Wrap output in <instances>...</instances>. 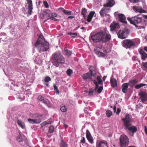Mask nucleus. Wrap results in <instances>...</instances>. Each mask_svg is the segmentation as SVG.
<instances>
[{
    "instance_id": "nucleus-1",
    "label": "nucleus",
    "mask_w": 147,
    "mask_h": 147,
    "mask_svg": "<svg viewBox=\"0 0 147 147\" xmlns=\"http://www.w3.org/2000/svg\"><path fill=\"white\" fill-rule=\"evenodd\" d=\"M35 46L40 53L47 51L49 47L48 42L45 41L44 37L40 35L36 41Z\"/></svg>"
},
{
    "instance_id": "nucleus-2",
    "label": "nucleus",
    "mask_w": 147,
    "mask_h": 147,
    "mask_svg": "<svg viewBox=\"0 0 147 147\" xmlns=\"http://www.w3.org/2000/svg\"><path fill=\"white\" fill-rule=\"evenodd\" d=\"M111 38V35L107 31H100L92 35V40L95 39L98 41H100L105 42L109 40Z\"/></svg>"
},
{
    "instance_id": "nucleus-3",
    "label": "nucleus",
    "mask_w": 147,
    "mask_h": 147,
    "mask_svg": "<svg viewBox=\"0 0 147 147\" xmlns=\"http://www.w3.org/2000/svg\"><path fill=\"white\" fill-rule=\"evenodd\" d=\"M52 59L53 64L56 67L59 66L60 64L64 63L65 61V59L59 51H57L52 55Z\"/></svg>"
},
{
    "instance_id": "nucleus-4",
    "label": "nucleus",
    "mask_w": 147,
    "mask_h": 147,
    "mask_svg": "<svg viewBox=\"0 0 147 147\" xmlns=\"http://www.w3.org/2000/svg\"><path fill=\"white\" fill-rule=\"evenodd\" d=\"M93 83L95 85V91L99 93L101 92L103 89V87L102 86H100L98 87V84H102V80L100 77L99 76H97L95 80H93Z\"/></svg>"
},
{
    "instance_id": "nucleus-5",
    "label": "nucleus",
    "mask_w": 147,
    "mask_h": 147,
    "mask_svg": "<svg viewBox=\"0 0 147 147\" xmlns=\"http://www.w3.org/2000/svg\"><path fill=\"white\" fill-rule=\"evenodd\" d=\"M129 139L127 136L124 135H121L120 137V146L121 147H126L128 144Z\"/></svg>"
},
{
    "instance_id": "nucleus-6",
    "label": "nucleus",
    "mask_w": 147,
    "mask_h": 147,
    "mask_svg": "<svg viewBox=\"0 0 147 147\" xmlns=\"http://www.w3.org/2000/svg\"><path fill=\"white\" fill-rule=\"evenodd\" d=\"M135 44V42L132 40L126 39L123 40L122 42L123 46L127 49L130 48L134 46Z\"/></svg>"
},
{
    "instance_id": "nucleus-7",
    "label": "nucleus",
    "mask_w": 147,
    "mask_h": 147,
    "mask_svg": "<svg viewBox=\"0 0 147 147\" xmlns=\"http://www.w3.org/2000/svg\"><path fill=\"white\" fill-rule=\"evenodd\" d=\"M128 33V30L124 28L119 30L117 34L118 38L123 39L127 37Z\"/></svg>"
},
{
    "instance_id": "nucleus-8",
    "label": "nucleus",
    "mask_w": 147,
    "mask_h": 147,
    "mask_svg": "<svg viewBox=\"0 0 147 147\" xmlns=\"http://www.w3.org/2000/svg\"><path fill=\"white\" fill-rule=\"evenodd\" d=\"M127 20L131 24L134 25L136 24H139L142 21L141 18L137 16H135L131 18H128Z\"/></svg>"
},
{
    "instance_id": "nucleus-9",
    "label": "nucleus",
    "mask_w": 147,
    "mask_h": 147,
    "mask_svg": "<svg viewBox=\"0 0 147 147\" xmlns=\"http://www.w3.org/2000/svg\"><path fill=\"white\" fill-rule=\"evenodd\" d=\"M94 51L97 54H98L102 56H104L105 55L103 53L104 51V48L103 47H96L95 49H94Z\"/></svg>"
},
{
    "instance_id": "nucleus-10",
    "label": "nucleus",
    "mask_w": 147,
    "mask_h": 147,
    "mask_svg": "<svg viewBox=\"0 0 147 147\" xmlns=\"http://www.w3.org/2000/svg\"><path fill=\"white\" fill-rule=\"evenodd\" d=\"M130 117V115L127 114L126 115L125 118L122 119L125 127H128L129 125H131V124L130 122V120L131 118Z\"/></svg>"
},
{
    "instance_id": "nucleus-11",
    "label": "nucleus",
    "mask_w": 147,
    "mask_h": 147,
    "mask_svg": "<svg viewBox=\"0 0 147 147\" xmlns=\"http://www.w3.org/2000/svg\"><path fill=\"white\" fill-rule=\"evenodd\" d=\"M138 95L142 102H144L147 100V93L146 92L141 91L139 93Z\"/></svg>"
},
{
    "instance_id": "nucleus-12",
    "label": "nucleus",
    "mask_w": 147,
    "mask_h": 147,
    "mask_svg": "<svg viewBox=\"0 0 147 147\" xmlns=\"http://www.w3.org/2000/svg\"><path fill=\"white\" fill-rule=\"evenodd\" d=\"M115 16H118L119 20L122 22L126 23L127 22L125 16L123 14H119L117 12H115L114 13Z\"/></svg>"
},
{
    "instance_id": "nucleus-13",
    "label": "nucleus",
    "mask_w": 147,
    "mask_h": 147,
    "mask_svg": "<svg viewBox=\"0 0 147 147\" xmlns=\"http://www.w3.org/2000/svg\"><path fill=\"white\" fill-rule=\"evenodd\" d=\"M125 128L128 129L129 131V134L132 136H133L134 133L136 132L137 131V127L135 126H131V125H129L128 126V127H125Z\"/></svg>"
},
{
    "instance_id": "nucleus-14",
    "label": "nucleus",
    "mask_w": 147,
    "mask_h": 147,
    "mask_svg": "<svg viewBox=\"0 0 147 147\" xmlns=\"http://www.w3.org/2000/svg\"><path fill=\"white\" fill-rule=\"evenodd\" d=\"M27 1L28 4V13L30 15L32 14L33 9L32 1L31 0H27Z\"/></svg>"
},
{
    "instance_id": "nucleus-15",
    "label": "nucleus",
    "mask_w": 147,
    "mask_h": 147,
    "mask_svg": "<svg viewBox=\"0 0 147 147\" xmlns=\"http://www.w3.org/2000/svg\"><path fill=\"white\" fill-rule=\"evenodd\" d=\"M133 9L137 13H147L146 11L142 9L140 7L133 6Z\"/></svg>"
},
{
    "instance_id": "nucleus-16",
    "label": "nucleus",
    "mask_w": 147,
    "mask_h": 147,
    "mask_svg": "<svg viewBox=\"0 0 147 147\" xmlns=\"http://www.w3.org/2000/svg\"><path fill=\"white\" fill-rule=\"evenodd\" d=\"M90 72L84 74L82 76V78L84 79H91L92 78V70L89 68Z\"/></svg>"
},
{
    "instance_id": "nucleus-17",
    "label": "nucleus",
    "mask_w": 147,
    "mask_h": 147,
    "mask_svg": "<svg viewBox=\"0 0 147 147\" xmlns=\"http://www.w3.org/2000/svg\"><path fill=\"white\" fill-rule=\"evenodd\" d=\"M110 27L111 30L118 29L120 28L119 24L117 22H114L111 24Z\"/></svg>"
},
{
    "instance_id": "nucleus-18",
    "label": "nucleus",
    "mask_w": 147,
    "mask_h": 147,
    "mask_svg": "<svg viewBox=\"0 0 147 147\" xmlns=\"http://www.w3.org/2000/svg\"><path fill=\"white\" fill-rule=\"evenodd\" d=\"M60 11L63 12L64 14L66 15L69 16L71 14L72 11H68L67 10H65L64 8L60 7L58 9Z\"/></svg>"
},
{
    "instance_id": "nucleus-19",
    "label": "nucleus",
    "mask_w": 147,
    "mask_h": 147,
    "mask_svg": "<svg viewBox=\"0 0 147 147\" xmlns=\"http://www.w3.org/2000/svg\"><path fill=\"white\" fill-rule=\"evenodd\" d=\"M115 1L113 0H110L108 2L104 4V6L105 7H112L115 4Z\"/></svg>"
},
{
    "instance_id": "nucleus-20",
    "label": "nucleus",
    "mask_w": 147,
    "mask_h": 147,
    "mask_svg": "<svg viewBox=\"0 0 147 147\" xmlns=\"http://www.w3.org/2000/svg\"><path fill=\"white\" fill-rule=\"evenodd\" d=\"M139 53L141 55L142 60H144L147 59V54L144 52L142 50H140L139 51Z\"/></svg>"
},
{
    "instance_id": "nucleus-21",
    "label": "nucleus",
    "mask_w": 147,
    "mask_h": 147,
    "mask_svg": "<svg viewBox=\"0 0 147 147\" xmlns=\"http://www.w3.org/2000/svg\"><path fill=\"white\" fill-rule=\"evenodd\" d=\"M110 82L111 86L113 88L117 86V83L116 80L113 76L111 78Z\"/></svg>"
},
{
    "instance_id": "nucleus-22",
    "label": "nucleus",
    "mask_w": 147,
    "mask_h": 147,
    "mask_svg": "<svg viewBox=\"0 0 147 147\" xmlns=\"http://www.w3.org/2000/svg\"><path fill=\"white\" fill-rule=\"evenodd\" d=\"M110 9L109 8H102L100 11V14L101 16H103L104 14L110 12Z\"/></svg>"
},
{
    "instance_id": "nucleus-23",
    "label": "nucleus",
    "mask_w": 147,
    "mask_h": 147,
    "mask_svg": "<svg viewBox=\"0 0 147 147\" xmlns=\"http://www.w3.org/2000/svg\"><path fill=\"white\" fill-rule=\"evenodd\" d=\"M86 138L91 143H92V137L91 134L88 130H86Z\"/></svg>"
},
{
    "instance_id": "nucleus-24",
    "label": "nucleus",
    "mask_w": 147,
    "mask_h": 147,
    "mask_svg": "<svg viewBox=\"0 0 147 147\" xmlns=\"http://www.w3.org/2000/svg\"><path fill=\"white\" fill-rule=\"evenodd\" d=\"M81 13L84 19H86V15L87 13V12L85 8H83L82 9Z\"/></svg>"
},
{
    "instance_id": "nucleus-25",
    "label": "nucleus",
    "mask_w": 147,
    "mask_h": 147,
    "mask_svg": "<svg viewBox=\"0 0 147 147\" xmlns=\"http://www.w3.org/2000/svg\"><path fill=\"white\" fill-rule=\"evenodd\" d=\"M17 123L22 128L25 129V125L24 122L20 120H18L17 121Z\"/></svg>"
},
{
    "instance_id": "nucleus-26",
    "label": "nucleus",
    "mask_w": 147,
    "mask_h": 147,
    "mask_svg": "<svg viewBox=\"0 0 147 147\" xmlns=\"http://www.w3.org/2000/svg\"><path fill=\"white\" fill-rule=\"evenodd\" d=\"M128 84L127 83H124L122 85V91L123 93H125L127 89Z\"/></svg>"
},
{
    "instance_id": "nucleus-27",
    "label": "nucleus",
    "mask_w": 147,
    "mask_h": 147,
    "mask_svg": "<svg viewBox=\"0 0 147 147\" xmlns=\"http://www.w3.org/2000/svg\"><path fill=\"white\" fill-rule=\"evenodd\" d=\"M98 147H108L107 142L105 140L100 142Z\"/></svg>"
},
{
    "instance_id": "nucleus-28",
    "label": "nucleus",
    "mask_w": 147,
    "mask_h": 147,
    "mask_svg": "<svg viewBox=\"0 0 147 147\" xmlns=\"http://www.w3.org/2000/svg\"><path fill=\"white\" fill-rule=\"evenodd\" d=\"M0 35L1 36H3L4 37L0 38V41H7V38L6 34L5 33H2Z\"/></svg>"
},
{
    "instance_id": "nucleus-29",
    "label": "nucleus",
    "mask_w": 147,
    "mask_h": 147,
    "mask_svg": "<svg viewBox=\"0 0 147 147\" xmlns=\"http://www.w3.org/2000/svg\"><path fill=\"white\" fill-rule=\"evenodd\" d=\"M72 51L68 50L66 48H65L64 50V53L67 56H70L72 54Z\"/></svg>"
},
{
    "instance_id": "nucleus-30",
    "label": "nucleus",
    "mask_w": 147,
    "mask_h": 147,
    "mask_svg": "<svg viewBox=\"0 0 147 147\" xmlns=\"http://www.w3.org/2000/svg\"><path fill=\"white\" fill-rule=\"evenodd\" d=\"M60 146V147H68V145L62 140H61Z\"/></svg>"
},
{
    "instance_id": "nucleus-31",
    "label": "nucleus",
    "mask_w": 147,
    "mask_h": 147,
    "mask_svg": "<svg viewBox=\"0 0 147 147\" xmlns=\"http://www.w3.org/2000/svg\"><path fill=\"white\" fill-rule=\"evenodd\" d=\"M92 19V11H91L90 13L88 15V16L87 19V21L88 22H90L91 20Z\"/></svg>"
},
{
    "instance_id": "nucleus-32",
    "label": "nucleus",
    "mask_w": 147,
    "mask_h": 147,
    "mask_svg": "<svg viewBox=\"0 0 147 147\" xmlns=\"http://www.w3.org/2000/svg\"><path fill=\"white\" fill-rule=\"evenodd\" d=\"M146 85L145 84L140 83L136 85L135 86V88L136 89H139L140 88Z\"/></svg>"
},
{
    "instance_id": "nucleus-33",
    "label": "nucleus",
    "mask_w": 147,
    "mask_h": 147,
    "mask_svg": "<svg viewBox=\"0 0 147 147\" xmlns=\"http://www.w3.org/2000/svg\"><path fill=\"white\" fill-rule=\"evenodd\" d=\"M106 115L108 117H110L112 115V112L110 110H107L106 112Z\"/></svg>"
},
{
    "instance_id": "nucleus-34",
    "label": "nucleus",
    "mask_w": 147,
    "mask_h": 147,
    "mask_svg": "<svg viewBox=\"0 0 147 147\" xmlns=\"http://www.w3.org/2000/svg\"><path fill=\"white\" fill-rule=\"evenodd\" d=\"M22 137V135L20 134V135L17 137L16 139L17 140L20 142H22L23 141Z\"/></svg>"
},
{
    "instance_id": "nucleus-35",
    "label": "nucleus",
    "mask_w": 147,
    "mask_h": 147,
    "mask_svg": "<svg viewBox=\"0 0 147 147\" xmlns=\"http://www.w3.org/2000/svg\"><path fill=\"white\" fill-rule=\"evenodd\" d=\"M61 111L63 112H65L67 111V109L66 107L64 105H62L60 107Z\"/></svg>"
},
{
    "instance_id": "nucleus-36",
    "label": "nucleus",
    "mask_w": 147,
    "mask_h": 147,
    "mask_svg": "<svg viewBox=\"0 0 147 147\" xmlns=\"http://www.w3.org/2000/svg\"><path fill=\"white\" fill-rule=\"evenodd\" d=\"M53 87L54 88V90L55 91L56 94H59V92L56 85L55 84H54L53 85Z\"/></svg>"
},
{
    "instance_id": "nucleus-37",
    "label": "nucleus",
    "mask_w": 147,
    "mask_h": 147,
    "mask_svg": "<svg viewBox=\"0 0 147 147\" xmlns=\"http://www.w3.org/2000/svg\"><path fill=\"white\" fill-rule=\"evenodd\" d=\"M54 128L53 126H50L49 127V132L50 133H52L54 131Z\"/></svg>"
},
{
    "instance_id": "nucleus-38",
    "label": "nucleus",
    "mask_w": 147,
    "mask_h": 147,
    "mask_svg": "<svg viewBox=\"0 0 147 147\" xmlns=\"http://www.w3.org/2000/svg\"><path fill=\"white\" fill-rule=\"evenodd\" d=\"M72 73V70L70 69H68L67 71V74L69 76H71Z\"/></svg>"
},
{
    "instance_id": "nucleus-39",
    "label": "nucleus",
    "mask_w": 147,
    "mask_h": 147,
    "mask_svg": "<svg viewBox=\"0 0 147 147\" xmlns=\"http://www.w3.org/2000/svg\"><path fill=\"white\" fill-rule=\"evenodd\" d=\"M41 121H42L40 119H34V124L39 123H41Z\"/></svg>"
},
{
    "instance_id": "nucleus-40",
    "label": "nucleus",
    "mask_w": 147,
    "mask_h": 147,
    "mask_svg": "<svg viewBox=\"0 0 147 147\" xmlns=\"http://www.w3.org/2000/svg\"><path fill=\"white\" fill-rule=\"evenodd\" d=\"M69 34L71 35H74L71 36V38H73L76 37V36H77L78 33H72L70 32L69 33Z\"/></svg>"
},
{
    "instance_id": "nucleus-41",
    "label": "nucleus",
    "mask_w": 147,
    "mask_h": 147,
    "mask_svg": "<svg viewBox=\"0 0 147 147\" xmlns=\"http://www.w3.org/2000/svg\"><path fill=\"white\" fill-rule=\"evenodd\" d=\"M44 80L46 82H48L51 80V78L49 76H47L45 78Z\"/></svg>"
},
{
    "instance_id": "nucleus-42",
    "label": "nucleus",
    "mask_w": 147,
    "mask_h": 147,
    "mask_svg": "<svg viewBox=\"0 0 147 147\" xmlns=\"http://www.w3.org/2000/svg\"><path fill=\"white\" fill-rule=\"evenodd\" d=\"M43 102L47 106L49 107V101L47 99H45L43 101Z\"/></svg>"
},
{
    "instance_id": "nucleus-43",
    "label": "nucleus",
    "mask_w": 147,
    "mask_h": 147,
    "mask_svg": "<svg viewBox=\"0 0 147 147\" xmlns=\"http://www.w3.org/2000/svg\"><path fill=\"white\" fill-rule=\"evenodd\" d=\"M43 4L45 7L48 8L49 7V5L46 1H43Z\"/></svg>"
},
{
    "instance_id": "nucleus-44",
    "label": "nucleus",
    "mask_w": 147,
    "mask_h": 147,
    "mask_svg": "<svg viewBox=\"0 0 147 147\" xmlns=\"http://www.w3.org/2000/svg\"><path fill=\"white\" fill-rule=\"evenodd\" d=\"M37 99L41 101H42L44 99V97L40 95L38 96Z\"/></svg>"
},
{
    "instance_id": "nucleus-45",
    "label": "nucleus",
    "mask_w": 147,
    "mask_h": 147,
    "mask_svg": "<svg viewBox=\"0 0 147 147\" xmlns=\"http://www.w3.org/2000/svg\"><path fill=\"white\" fill-rule=\"evenodd\" d=\"M29 122L32 124H34V119L29 118L28 119Z\"/></svg>"
},
{
    "instance_id": "nucleus-46",
    "label": "nucleus",
    "mask_w": 147,
    "mask_h": 147,
    "mask_svg": "<svg viewBox=\"0 0 147 147\" xmlns=\"http://www.w3.org/2000/svg\"><path fill=\"white\" fill-rule=\"evenodd\" d=\"M46 16V18L47 20H49V19H52L53 18H51V13L48 14L47 16Z\"/></svg>"
},
{
    "instance_id": "nucleus-47",
    "label": "nucleus",
    "mask_w": 147,
    "mask_h": 147,
    "mask_svg": "<svg viewBox=\"0 0 147 147\" xmlns=\"http://www.w3.org/2000/svg\"><path fill=\"white\" fill-rule=\"evenodd\" d=\"M45 16H47V14H46L44 13H42L40 14V17L42 19H43L44 18Z\"/></svg>"
},
{
    "instance_id": "nucleus-48",
    "label": "nucleus",
    "mask_w": 147,
    "mask_h": 147,
    "mask_svg": "<svg viewBox=\"0 0 147 147\" xmlns=\"http://www.w3.org/2000/svg\"><path fill=\"white\" fill-rule=\"evenodd\" d=\"M49 123L47 121H45L42 123L41 124V127H43L44 126H45L47 124H48Z\"/></svg>"
},
{
    "instance_id": "nucleus-49",
    "label": "nucleus",
    "mask_w": 147,
    "mask_h": 147,
    "mask_svg": "<svg viewBox=\"0 0 147 147\" xmlns=\"http://www.w3.org/2000/svg\"><path fill=\"white\" fill-rule=\"evenodd\" d=\"M51 18H54L57 16V13H51Z\"/></svg>"
},
{
    "instance_id": "nucleus-50",
    "label": "nucleus",
    "mask_w": 147,
    "mask_h": 147,
    "mask_svg": "<svg viewBox=\"0 0 147 147\" xmlns=\"http://www.w3.org/2000/svg\"><path fill=\"white\" fill-rule=\"evenodd\" d=\"M96 64H95V65H94V67L96 69V71H95V73L94 72L93 73V74L92 73V76H94V77L97 74V72L98 71L97 70L96 68Z\"/></svg>"
},
{
    "instance_id": "nucleus-51",
    "label": "nucleus",
    "mask_w": 147,
    "mask_h": 147,
    "mask_svg": "<svg viewBox=\"0 0 147 147\" xmlns=\"http://www.w3.org/2000/svg\"><path fill=\"white\" fill-rule=\"evenodd\" d=\"M46 14H47V15L48 14L51 13V11L49 9H46L45 12H44Z\"/></svg>"
},
{
    "instance_id": "nucleus-52",
    "label": "nucleus",
    "mask_w": 147,
    "mask_h": 147,
    "mask_svg": "<svg viewBox=\"0 0 147 147\" xmlns=\"http://www.w3.org/2000/svg\"><path fill=\"white\" fill-rule=\"evenodd\" d=\"M121 111V109L120 108H118L117 109V111L116 112V113L117 115H119Z\"/></svg>"
},
{
    "instance_id": "nucleus-53",
    "label": "nucleus",
    "mask_w": 147,
    "mask_h": 147,
    "mask_svg": "<svg viewBox=\"0 0 147 147\" xmlns=\"http://www.w3.org/2000/svg\"><path fill=\"white\" fill-rule=\"evenodd\" d=\"M129 1L133 3H136L138 2L139 0H129Z\"/></svg>"
},
{
    "instance_id": "nucleus-54",
    "label": "nucleus",
    "mask_w": 147,
    "mask_h": 147,
    "mask_svg": "<svg viewBox=\"0 0 147 147\" xmlns=\"http://www.w3.org/2000/svg\"><path fill=\"white\" fill-rule=\"evenodd\" d=\"M142 64L144 67L147 68V62H143Z\"/></svg>"
},
{
    "instance_id": "nucleus-55",
    "label": "nucleus",
    "mask_w": 147,
    "mask_h": 147,
    "mask_svg": "<svg viewBox=\"0 0 147 147\" xmlns=\"http://www.w3.org/2000/svg\"><path fill=\"white\" fill-rule=\"evenodd\" d=\"M81 142L83 143V144H84L85 142V140L84 137H83V139L82 140H81Z\"/></svg>"
},
{
    "instance_id": "nucleus-56",
    "label": "nucleus",
    "mask_w": 147,
    "mask_h": 147,
    "mask_svg": "<svg viewBox=\"0 0 147 147\" xmlns=\"http://www.w3.org/2000/svg\"><path fill=\"white\" fill-rule=\"evenodd\" d=\"M135 82V80H132L130 81L129 82V84H133Z\"/></svg>"
},
{
    "instance_id": "nucleus-57",
    "label": "nucleus",
    "mask_w": 147,
    "mask_h": 147,
    "mask_svg": "<svg viewBox=\"0 0 147 147\" xmlns=\"http://www.w3.org/2000/svg\"><path fill=\"white\" fill-rule=\"evenodd\" d=\"M92 94V89H90L89 91L88 92V95H90Z\"/></svg>"
},
{
    "instance_id": "nucleus-58",
    "label": "nucleus",
    "mask_w": 147,
    "mask_h": 147,
    "mask_svg": "<svg viewBox=\"0 0 147 147\" xmlns=\"http://www.w3.org/2000/svg\"><path fill=\"white\" fill-rule=\"evenodd\" d=\"M74 18V16H69L67 18L68 19H73V18Z\"/></svg>"
},
{
    "instance_id": "nucleus-59",
    "label": "nucleus",
    "mask_w": 147,
    "mask_h": 147,
    "mask_svg": "<svg viewBox=\"0 0 147 147\" xmlns=\"http://www.w3.org/2000/svg\"><path fill=\"white\" fill-rule=\"evenodd\" d=\"M144 131L145 133H147V128L146 126H144Z\"/></svg>"
},
{
    "instance_id": "nucleus-60",
    "label": "nucleus",
    "mask_w": 147,
    "mask_h": 147,
    "mask_svg": "<svg viewBox=\"0 0 147 147\" xmlns=\"http://www.w3.org/2000/svg\"><path fill=\"white\" fill-rule=\"evenodd\" d=\"M113 110L115 112H116V108L115 106H114L113 107Z\"/></svg>"
},
{
    "instance_id": "nucleus-61",
    "label": "nucleus",
    "mask_w": 147,
    "mask_h": 147,
    "mask_svg": "<svg viewBox=\"0 0 147 147\" xmlns=\"http://www.w3.org/2000/svg\"><path fill=\"white\" fill-rule=\"evenodd\" d=\"M89 39L90 40L91 39L92 40V35H91V33L90 34L89 37Z\"/></svg>"
},
{
    "instance_id": "nucleus-62",
    "label": "nucleus",
    "mask_w": 147,
    "mask_h": 147,
    "mask_svg": "<svg viewBox=\"0 0 147 147\" xmlns=\"http://www.w3.org/2000/svg\"><path fill=\"white\" fill-rule=\"evenodd\" d=\"M64 127L65 128H66L68 126V125H66V124H64Z\"/></svg>"
},
{
    "instance_id": "nucleus-63",
    "label": "nucleus",
    "mask_w": 147,
    "mask_h": 147,
    "mask_svg": "<svg viewBox=\"0 0 147 147\" xmlns=\"http://www.w3.org/2000/svg\"><path fill=\"white\" fill-rule=\"evenodd\" d=\"M143 17L145 19H147V15H144L143 16Z\"/></svg>"
},
{
    "instance_id": "nucleus-64",
    "label": "nucleus",
    "mask_w": 147,
    "mask_h": 147,
    "mask_svg": "<svg viewBox=\"0 0 147 147\" xmlns=\"http://www.w3.org/2000/svg\"><path fill=\"white\" fill-rule=\"evenodd\" d=\"M144 49L147 52V47H145L144 48Z\"/></svg>"
}]
</instances>
